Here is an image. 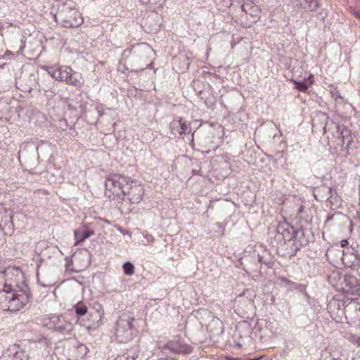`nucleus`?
Wrapping results in <instances>:
<instances>
[{"instance_id":"obj_1","label":"nucleus","mask_w":360,"mask_h":360,"mask_svg":"<svg viewBox=\"0 0 360 360\" xmlns=\"http://www.w3.org/2000/svg\"><path fill=\"white\" fill-rule=\"evenodd\" d=\"M8 277L0 288V309L3 311H17L29 301L30 289L24 274L18 269L6 271Z\"/></svg>"},{"instance_id":"obj_2","label":"nucleus","mask_w":360,"mask_h":360,"mask_svg":"<svg viewBox=\"0 0 360 360\" xmlns=\"http://www.w3.org/2000/svg\"><path fill=\"white\" fill-rule=\"evenodd\" d=\"M54 20L64 27H77L84 22L81 13L75 8V3L68 1L54 14Z\"/></svg>"},{"instance_id":"obj_3","label":"nucleus","mask_w":360,"mask_h":360,"mask_svg":"<svg viewBox=\"0 0 360 360\" xmlns=\"http://www.w3.org/2000/svg\"><path fill=\"white\" fill-rule=\"evenodd\" d=\"M42 325L60 335H70L74 326L67 315L51 314L43 318Z\"/></svg>"},{"instance_id":"obj_4","label":"nucleus","mask_w":360,"mask_h":360,"mask_svg":"<svg viewBox=\"0 0 360 360\" xmlns=\"http://www.w3.org/2000/svg\"><path fill=\"white\" fill-rule=\"evenodd\" d=\"M134 318L129 314H122L117 321L115 331L116 339L121 343H127L131 341L136 334V330L132 323Z\"/></svg>"},{"instance_id":"obj_5","label":"nucleus","mask_w":360,"mask_h":360,"mask_svg":"<svg viewBox=\"0 0 360 360\" xmlns=\"http://www.w3.org/2000/svg\"><path fill=\"white\" fill-rule=\"evenodd\" d=\"M316 117L323 122H325L323 127V132L326 133L328 130L335 129V132L338 134V137L342 139V144L347 142V146L352 142L350 136V131L347 129L344 125H340L332 120H330L328 115L325 112H319Z\"/></svg>"},{"instance_id":"obj_6","label":"nucleus","mask_w":360,"mask_h":360,"mask_svg":"<svg viewBox=\"0 0 360 360\" xmlns=\"http://www.w3.org/2000/svg\"><path fill=\"white\" fill-rule=\"evenodd\" d=\"M131 181L129 177L124 175L113 174H110L105 180V186L106 190L110 191L113 195H122L129 187Z\"/></svg>"},{"instance_id":"obj_7","label":"nucleus","mask_w":360,"mask_h":360,"mask_svg":"<svg viewBox=\"0 0 360 360\" xmlns=\"http://www.w3.org/2000/svg\"><path fill=\"white\" fill-rule=\"evenodd\" d=\"M336 288L346 295H360V280L348 274L340 276Z\"/></svg>"},{"instance_id":"obj_8","label":"nucleus","mask_w":360,"mask_h":360,"mask_svg":"<svg viewBox=\"0 0 360 360\" xmlns=\"http://www.w3.org/2000/svg\"><path fill=\"white\" fill-rule=\"evenodd\" d=\"M144 194L143 187L136 181L131 180L129 187L122 195V200H128L131 203H139Z\"/></svg>"},{"instance_id":"obj_9","label":"nucleus","mask_w":360,"mask_h":360,"mask_svg":"<svg viewBox=\"0 0 360 360\" xmlns=\"http://www.w3.org/2000/svg\"><path fill=\"white\" fill-rule=\"evenodd\" d=\"M164 353L165 350H169L174 354H190L193 347L187 344L181 343L179 340H172L162 347H160Z\"/></svg>"},{"instance_id":"obj_10","label":"nucleus","mask_w":360,"mask_h":360,"mask_svg":"<svg viewBox=\"0 0 360 360\" xmlns=\"http://www.w3.org/2000/svg\"><path fill=\"white\" fill-rule=\"evenodd\" d=\"M104 315V310L102 305L98 302H95L92 307V311L89 312V316L91 317L89 325L86 326L88 328H96Z\"/></svg>"},{"instance_id":"obj_11","label":"nucleus","mask_w":360,"mask_h":360,"mask_svg":"<svg viewBox=\"0 0 360 360\" xmlns=\"http://www.w3.org/2000/svg\"><path fill=\"white\" fill-rule=\"evenodd\" d=\"M341 260L342 263L349 267L356 266L360 262V255L352 248L342 250Z\"/></svg>"},{"instance_id":"obj_12","label":"nucleus","mask_w":360,"mask_h":360,"mask_svg":"<svg viewBox=\"0 0 360 360\" xmlns=\"http://www.w3.org/2000/svg\"><path fill=\"white\" fill-rule=\"evenodd\" d=\"M358 299L343 297L338 298V296L330 300L328 307L330 309H337L338 311L343 310V309L352 302H355Z\"/></svg>"},{"instance_id":"obj_13","label":"nucleus","mask_w":360,"mask_h":360,"mask_svg":"<svg viewBox=\"0 0 360 360\" xmlns=\"http://www.w3.org/2000/svg\"><path fill=\"white\" fill-rule=\"evenodd\" d=\"M309 236L310 233L309 231L300 228L295 230L293 240H295L300 247L302 248L308 244L309 241Z\"/></svg>"},{"instance_id":"obj_14","label":"nucleus","mask_w":360,"mask_h":360,"mask_svg":"<svg viewBox=\"0 0 360 360\" xmlns=\"http://www.w3.org/2000/svg\"><path fill=\"white\" fill-rule=\"evenodd\" d=\"M278 231H280L283 235V238L286 242L290 240H293L295 229L293 226H290L288 224L283 222L279 224L278 226Z\"/></svg>"},{"instance_id":"obj_15","label":"nucleus","mask_w":360,"mask_h":360,"mask_svg":"<svg viewBox=\"0 0 360 360\" xmlns=\"http://www.w3.org/2000/svg\"><path fill=\"white\" fill-rule=\"evenodd\" d=\"M189 128L188 125L183 122L182 118H180L177 121H173L170 124V129L173 134H175V131H178L179 135H182L186 133L188 129Z\"/></svg>"},{"instance_id":"obj_16","label":"nucleus","mask_w":360,"mask_h":360,"mask_svg":"<svg viewBox=\"0 0 360 360\" xmlns=\"http://www.w3.org/2000/svg\"><path fill=\"white\" fill-rule=\"evenodd\" d=\"M84 81L82 74L77 72H72L70 74V77L67 82L68 84L81 88L84 85Z\"/></svg>"},{"instance_id":"obj_17","label":"nucleus","mask_w":360,"mask_h":360,"mask_svg":"<svg viewBox=\"0 0 360 360\" xmlns=\"http://www.w3.org/2000/svg\"><path fill=\"white\" fill-rule=\"evenodd\" d=\"M277 281L278 283L281 286L285 287L289 290H299L302 291L303 289V286L302 285L291 281L283 276L278 277Z\"/></svg>"},{"instance_id":"obj_18","label":"nucleus","mask_w":360,"mask_h":360,"mask_svg":"<svg viewBox=\"0 0 360 360\" xmlns=\"http://www.w3.org/2000/svg\"><path fill=\"white\" fill-rule=\"evenodd\" d=\"M313 75L310 74L307 78H305L302 81L293 80V83L295 85V88L302 92L307 91L308 88L313 84Z\"/></svg>"},{"instance_id":"obj_19","label":"nucleus","mask_w":360,"mask_h":360,"mask_svg":"<svg viewBox=\"0 0 360 360\" xmlns=\"http://www.w3.org/2000/svg\"><path fill=\"white\" fill-rule=\"evenodd\" d=\"M287 254L290 256H294L297 252L301 248L299 245L295 241V240H290L284 244Z\"/></svg>"},{"instance_id":"obj_20","label":"nucleus","mask_w":360,"mask_h":360,"mask_svg":"<svg viewBox=\"0 0 360 360\" xmlns=\"http://www.w3.org/2000/svg\"><path fill=\"white\" fill-rule=\"evenodd\" d=\"M60 75L58 77V81L65 82L67 83L70 74L72 72V68L69 66H60L59 68Z\"/></svg>"},{"instance_id":"obj_21","label":"nucleus","mask_w":360,"mask_h":360,"mask_svg":"<svg viewBox=\"0 0 360 360\" xmlns=\"http://www.w3.org/2000/svg\"><path fill=\"white\" fill-rule=\"evenodd\" d=\"M75 309L77 317H82L86 314H89L88 308L83 302H78L75 305Z\"/></svg>"},{"instance_id":"obj_22","label":"nucleus","mask_w":360,"mask_h":360,"mask_svg":"<svg viewBox=\"0 0 360 360\" xmlns=\"http://www.w3.org/2000/svg\"><path fill=\"white\" fill-rule=\"evenodd\" d=\"M302 6L304 9L312 11L318 8L319 3L316 0H304Z\"/></svg>"},{"instance_id":"obj_23","label":"nucleus","mask_w":360,"mask_h":360,"mask_svg":"<svg viewBox=\"0 0 360 360\" xmlns=\"http://www.w3.org/2000/svg\"><path fill=\"white\" fill-rule=\"evenodd\" d=\"M274 240H271V244L274 245V242L278 245H284L286 243V241L283 238V235L281 234L280 231H278V227L276 228V232L275 233L274 238L273 239Z\"/></svg>"},{"instance_id":"obj_24","label":"nucleus","mask_w":360,"mask_h":360,"mask_svg":"<svg viewBox=\"0 0 360 360\" xmlns=\"http://www.w3.org/2000/svg\"><path fill=\"white\" fill-rule=\"evenodd\" d=\"M123 271L124 274L131 276L134 274V264L130 262H126L124 263L123 266Z\"/></svg>"},{"instance_id":"obj_25","label":"nucleus","mask_w":360,"mask_h":360,"mask_svg":"<svg viewBox=\"0 0 360 360\" xmlns=\"http://www.w3.org/2000/svg\"><path fill=\"white\" fill-rule=\"evenodd\" d=\"M138 357V354L136 352L129 354L128 353H125L122 355H118L116 359L114 360H136Z\"/></svg>"},{"instance_id":"obj_26","label":"nucleus","mask_w":360,"mask_h":360,"mask_svg":"<svg viewBox=\"0 0 360 360\" xmlns=\"http://www.w3.org/2000/svg\"><path fill=\"white\" fill-rule=\"evenodd\" d=\"M43 68L44 70H46L48 71L49 75H51L53 78H54L56 80H58V77L60 75L59 68L56 69L53 68L43 67Z\"/></svg>"},{"instance_id":"obj_27","label":"nucleus","mask_w":360,"mask_h":360,"mask_svg":"<svg viewBox=\"0 0 360 360\" xmlns=\"http://www.w3.org/2000/svg\"><path fill=\"white\" fill-rule=\"evenodd\" d=\"M96 109L100 117L107 114L106 110L110 111L111 110L110 108H105L103 105H97Z\"/></svg>"},{"instance_id":"obj_28","label":"nucleus","mask_w":360,"mask_h":360,"mask_svg":"<svg viewBox=\"0 0 360 360\" xmlns=\"http://www.w3.org/2000/svg\"><path fill=\"white\" fill-rule=\"evenodd\" d=\"M330 94L333 98H334L336 101H338V99H342L340 93L337 89H333L331 90Z\"/></svg>"},{"instance_id":"obj_29","label":"nucleus","mask_w":360,"mask_h":360,"mask_svg":"<svg viewBox=\"0 0 360 360\" xmlns=\"http://www.w3.org/2000/svg\"><path fill=\"white\" fill-rule=\"evenodd\" d=\"M93 234H94L93 231H84L82 234L81 239L77 242V243H80L82 241H84V240L89 238Z\"/></svg>"},{"instance_id":"obj_30","label":"nucleus","mask_w":360,"mask_h":360,"mask_svg":"<svg viewBox=\"0 0 360 360\" xmlns=\"http://www.w3.org/2000/svg\"><path fill=\"white\" fill-rule=\"evenodd\" d=\"M144 237L146 239L148 243H153L155 240V238L152 235L149 234L148 233H146V234H144Z\"/></svg>"},{"instance_id":"obj_31","label":"nucleus","mask_w":360,"mask_h":360,"mask_svg":"<svg viewBox=\"0 0 360 360\" xmlns=\"http://www.w3.org/2000/svg\"><path fill=\"white\" fill-rule=\"evenodd\" d=\"M323 189L327 191L326 198L328 199L332 197V188L330 187H323Z\"/></svg>"},{"instance_id":"obj_32","label":"nucleus","mask_w":360,"mask_h":360,"mask_svg":"<svg viewBox=\"0 0 360 360\" xmlns=\"http://www.w3.org/2000/svg\"><path fill=\"white\" fill-rule=\"evenodd\" d=\"M352 342L360 347V336H353Z\"/></svg>"},{"instance_id":"obj_33","label":"nucleus","mask_w":360,"mask_h":360,"mask_svg":"<svg viewBox=\"0 0 360 360\" xmlns=\"http://www.w3.org/2000/svg\"><path fill=\"white\" fill-rule=\"evenodd\" d=\"M23 355L21 352H16L15 356H13V360H22L21 356Z\"/></svg>"},{"instance_id":"obj_34","label":"nucleus","mask_w":360,"mask_h":360,"mask_svg":"<svg viewBox=\"0 0 360 360\" xmlns=\"http://www.w3.org/2000/svg\"><path fill=\"white\" fill-rule=\"evenodd\" d=\"M340 245L342 248H345L348 245L347 240H342L340 242Z\"/></svg>"},{"instance_id":"obj_35","label":"nucleus","mask_w":360,"mask_h":360,"mask_svg":"<svg viewBox=\"0 0 360 360\" xmlns=\"http://www.w3.org/2000/svg\"><path fill=\"white\" fill-rule=\"evenodd\" d=\"M262 359V356H259V357H255V358H253V359H250V360H260Z\"/></svg>"},{"instance_id":"obj_36","label":"nucleus","mask_w":360,"mask_h":360,"mask_svg":"<svg viewBox=\"0 0 360 360\" xmlns=\"http://www.w3.org/2000/svg\"><path fill=\"white\" fill-rule=\"evenodd\" d=\"M159 360H175V359H169V358H166V359H165V358H161V359H160Z\"/></svg>"},{"instance_id":"obj_37","label":"nucleus","mask_w":360,"mask_h":360,"mask_svg":"<svg viewBox=\"0 0 360 360\" xmlns=\"http://www.w3.org/2000/svg\"><path fill=\"white\" fill-rule=\"evenodd\" d=\"M6 23L8 24V27H11V26L13 25L12 22H6Z\"/></svg>"},{"instance_id":"obj_38","label":"nucleus","mask_w":360,"mask_h":360,"mask_svg":"<svg viewBox=\"0 0 360 360\" xmlns=\"http://www.w3.org/2000/svg\"><path fill=\"white\" fill-rule=\"evenodd\" d=\"M77 234H78V231H75V235L76 237L77 236Z\"/></svg>"},{"instance_id":"obj_39","label":"nucleus","mask_w":360,"mask_h":360,"mask_svg":"<svg viewBox=\"0 0 360 360\" xmlns=\"http://www.w3.org/2000/svg\"><path fill=\"white\" fill-rule=\"evenodd\" d=\"M248 360H250V359H248Z\"/></svg>"}]
</instances>
